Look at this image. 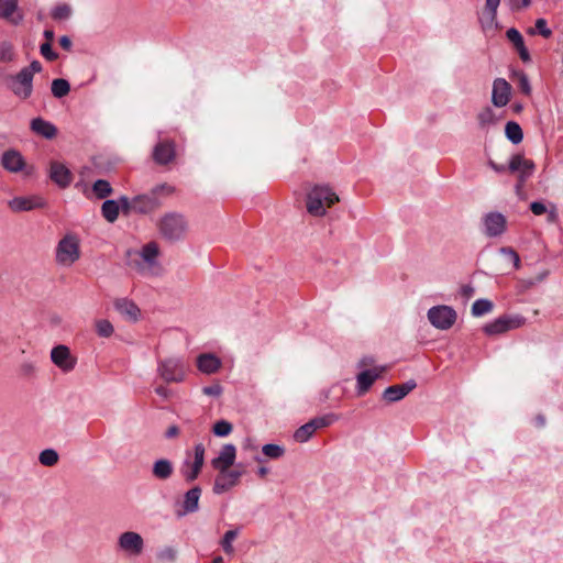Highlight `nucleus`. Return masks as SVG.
I'll use <instances>...</instances> for the list:
<instances>
[{
    "label": "nucleus",
    "instance_id": "4",
    "mask_svg": "<svg viewBox=\"0 0 563 563\" xmlns=\"http://www.w3.org/2000/svg\"><path fill=\"white\" fill-rule=\"evenodd\" d=\"M339 201L338 195L329 186H314L307 195V211L313 217H323L327 209Z\"/></svg>",
    "mask_w": 563,
    "mask_h": 563
},
{
    "label": "nucleus",
    "instance_id": "51",
    "mask_svg": "<svg viewBox=\"0 0 563 563\" xmlns=\"http://www.w3.org/2000/svg\"><path fill=\"white\" fill-rule=\"evenodd\" d=\"M223 388L220 384L216 383L202 388V393L206 396L218 398L222 395Z\"/></svg>",
    "mask_w": 563,
    "mask_h": 563
},
{
    "label": "nucleus",
    "instance_id": "30",
    "mask_svg": "<svg viewBox=\"0 0 563 563\" xmlns=\"http://www.w3.org/2000/svg\"><path fill=\"white\" fill-rule=\"evenodd\" d=\"M174 473V465L167 459H158L153 463L152 474L156 479L166 481Z\"/></svg>",
    "mask_w": 563,
    "mask_h": 563
},
{
    "label": "nucleus",
    "instance_id": "28",
    "mask_svg": "<svg viewBox=\"0 0 563 563\" xmlns=\"http://www.w3.org/2000/svg\"><path fill=\"white\" fill-rule=\"evenodd\" d=\"M161 206V199L151 192L134 197V212L148 213Z\"/></svg>",
    "mask_w": 563,
    "mask_h": 563
},
{
    "label": "nucleus",
    "instance_id": "20",
    "mask_svg": "<svg viewBox=\"0 0 563 563\" xmlns=\"http://www.w3.org/2000/svg\"><path fill=\"white\" fill-rule=\"evenodd\" d=\"M511 96V86L504 78H496L493 82L492 102L497 108L508 104Z\"/></svg>",
    "mask_w": 563,
    "mask_h": 563
},
{
    "label": "nucleus",
    "instance_id": "27",
    "mask_svg": "<svg viewBox=\"0 0 563 563\" xmlns=\"http://www.w3.org/2000/svg\"><path fill=\"white\" fill-rule=\"evenodd\" d=\"M43 205V200L38 197H14L8 201L9 208L14 212L30 211Z\"/></svg>",
    "mask_w": 563,
    "mask_h": 563
},
{
    "label": "nucleus",
    "instance_id": "29",
    "mask_svg": "<svg viewBox=\"0 0 563 563\" xmlns=\"http://www.w3.org/2000/svg\"><path fill=\"white\" fill-rule=\"evenodd\" d=\"M153 157L157 164L164 165L172 162L175 157V148L172 143L161 142L153 152Z\"/></svg>",
    "mask_w": 563,
    "mask_h": 563
},
{
    "label": "nucleus",
    "instance_id": "22",
    "mask_svg": "<svg viewBox=\"0 0 563 563\" xmlns=\"http://www.w3.org/2000/svg\"><path fill=\"white\" fill-rule=\"evenodd\" d=\"M1 165L10 173H20L25 167V161L19 151L11 148L2 153Z\"/></svg>",
    "mask_w": 563,
    "mask_h": 563
},
{
    "label": "nucleus",
    "instance_id": "45",
    "mask_svg": "<svg viewBox=\"0 0 563 563\" xmlns=\"http://www.w3.org/2000/svg\"><path fill=\"white\" fill-rule=\"evenodd\" d=\"M14 48L9 42L0 43V60L4 63L12 62L14 59Z\"/></svg>",
    "mask_w": 563,
    "mask_h": 563
},
{
    "label": "nucleus",
    "instance_id": "25",
    "mask_svg": "<svg viewBox=\"0 0 563 563\" xmlns=\"http://www.w3.org/2000/svg\"><path fill=\"white\" fill-rule=\"evenodd\" d=\"M30 129L35 135L46 140H52L57 135V128L41 117L31 120Z\"/></svg>",
    "mask_w": 563,
    "mask_h": 563
},
{
    "label": "nucleus",
    "instance_id": "2",
    "mask_svg": "<svg viewBox=\"0 0 563 563\" xmlns=\"http://www.w3.org/2000/svg\"><path fill=\"white\" fill-rule=\"evenodd\" d=\"M190 367L180 355H172L157 361V375L167 384L184 383L189 374Z\"/></svg>",
    "mask_w": 563,
    "mask_h": 563
},
{
    "label": "nucleus",
    "instance_id": "26",
    "mask_svg": "<svg viewBox=\"0 0 563 563\" xmlns=\"http://www.w3.org/2000/svg\"><path fill=\"white\" fill-rule=\"evenodd\" d=\"M114 308L128 321L136 322L141 317L140 308L130 299L115 300Z\"/></svg>",
    "mask_w": 563,
    "mask_h": 563
},
{
    "label": "nucleus",
    "instance_id": "48",
    "mask_svg": "<svg viewBox=\"0 0 563 563\" xmlns=\"http://www.w3.org/2000/svg\"><path fill=\"white\" fill-rule=\"evenodd\" d=\"M516 77L518 79V86H519L520 90L525 95L529 96L531 93V85H530L528 76L525 73L519 71L516 74Z\"/></svg>",
    "mask_w": 563,
    "mask_h": 563
},
{
    "label": "nucleus",
    "instance_id": "10",
    "mask_svg": "<svg viewBox=\"0 0 563 563\" xmlns=\"http://www.w3.org/2000/svg\"><path fill=\"white\" fill-rule=\"evenodd\" d=\"M336 419L338 417L333 413L313 418L295 431L294 440L298 443H305L312 438L317 430L329 427Z\"/></svg>",
    "mask_w": 563,
    "mask_h": 563
},
{
    "label": "nucleus",
    "instance_id": "21",
    "mask_svg": "<svg viewBox=\"0 0 563 563\" xmlns=\"http://www.w3.org/2000/svg\"><path fill=\"white\" fill-rule=\"evenodd\" d=\"M508 169L511 173H517L519 175L520 181L523 183L528 177L532 175L534 170V164L532 161L525 158L520 154H517L510 158Z\"/></svg>",
    "mask_w": 563,
    "mask_h": 563
},
{
    "label": "nucleus",
    "instance_id": "18",
    "mask_svg": "<svg viewBox=\"0 0 563 563\" xmlns=\"http://www.w3.org/2000/svg\"><path fill=\"white\" fill-rule=\"evenodd\" d=\"M236 460V448L232 443H227L221 446L219 453L210 462L216 471H225L234 465Z\"/></svg>",
    "mask_w": 563,
    "mask_h": 563
},
{
    "label": "nucleus",
    "instance_id": "6",
    "mask_svg": "<svg viewBox=\"0 0 563 563\" xmlns=\"http://www.w3.org/2000/svg\"><path fill=\"white\" fill-rule=\"evenodd\" d=\"M205 454L206 448L202 443H197L191 451H186L179 468L186 482H194L199 476L205 464Z\"/></svg>",
    "mask_w": 563,
    "mask_h": 563
},
{
    "label": "nucleus",
    "instance_id": "13",
    "mask_svg": "<svg viewBox=\"0 0 563 563\" xmlns=\"http://www.w3.org/2000/svg\"><path fill=\"white\" fill-rule=\"evenodd\" d=\"M51 361L63 373H70L77 365V357L64 344H58L51 350Z\"/></svg>",
    "mask_w": 563,
    "mask_h": 563
},
{
    "label": "nucleus",
    "instance_id": "52",
    "mask_svg": "<svg viewBox=\"0 0 563 563\" xmlns=\"http://www.w3.org/2000/svg\"><path fill=\"white\" fill-rule=\"evenodd\" d=\"M173 187L167 184H161L156 187H154L151 191V194L157 198L161 196H168L173 192Z\"/></svg>",
    "mask_w": 563,
    "mask_h": 563
},
{
    "label": "nucleus",
    "instance_id": "19",
    "mask_svg": "<svg viewBox=\"0 0 563 563\" xmlns=\"http://www.w3.org/2000/svg\"><path fill=\"white\" fill-rule=\"evenodd\" d=\"M0 19L12 25H19L24 20V13L19 8L18 0H0Z\"/></svg>",
    "mask_w": 563,
    "mask_h": 563
},
{
    "label": "nucleus",
    "instance_id": "38",
    "mask_svg": "<svg viewBox=\"0 0 563 563\" xmlns=\"http://www.w3.org/2000/svg\"><path fill=\"white\" fill-rule=\"evenodd\" d=\"M262 453L269 460H278L284 456L285 448L279 444L268 443L262 446Z\"/></svg>",
    "mask_w": 563,
    "mask_h": 563
},
{
    "label": "nucleus",
    "instance_id": "56",
    "mask_svg": "<svg viewBox=\"0 0 563 563\" xmlns=\"http://www.w3.org/2000/svg\"><path fill=\"white\" fill-rule=\"evenodd\" d=\"M530 210L532 211L533 214L536 216H541L543 213H545L547 211V207L544 203L542 202H539V201H533L531 205H530Z\"/></svg>",
    "mask_w": 563,
    "mask_h": 563
},
{
    "label": "nucleus",
    "instance_id": "5",
    "mask_svg": "<svg viewBox=\"0 0 563 563\" xmlns=\"http://www.w3.org/2000/svg\"><path fill=\"white\" fill-rule=\"evenodd\" d=\"M81 255L80 239L76 233H66L55 249V262L62 267H71Z\"/></svg>",
    "mask_w": 563,
    "mask_h": 563
},
{
    "label": "nucleus",
    "instance_id": "31",
    "mask_svg": "<svg viewBox=\"0 0 563 563\" xmlns=\"http://www.w3.org/2000/svg\"><path fill=\"white\" fill-rule=\"evenodd\" d=\"M240 531H241L240 528L230 529L223 534L222 539L220 540V545H221L222 550L224 551V553H227L228 555L234 554L235 549L233 547V542L240 536Z\"/></svg>",
    "mask_w": 563,
    "mask_h": 563
},
{
    "label": "nucleus",
    "instance_id": "64",
    "mask_svg": "<svg viewBox=\"0 0 563 563\" xmlns=\"http://www.w3.org/2000/svg\"><path fill=\"white\" fill-rule=\"evenodd\" d=\"M489 166L496 172V173H504L506 170V167L504 165H498L494 162H489Z\"/></svg>",
    "mask_w": 563,
    "mask_h": 563
},
{
    "label": "nucleus",
    "instance_id": "34",
    "mask_svg": "<svg viewBox=\"0 0 563 563\" xmlns=\"http://www.w3.org/2000/svg\"><path fill=\"white\" fill-rule=\"evenodd\" d=\"M477 121L481 128H487L496 124L498 117L492 108L486 107L477 114Z\"/></svg>",
    "mask_w": 563,
    "mask_h": 563
},
{
    "label": "nucleus",
    "instance_id": "41",
    "mask_svg": "<svg viewBox=\"0 0 563 563\" xmlns=\"http://www.w3.org/2000/svg\"><path fill=\"white\" fill-rule=\"evenodd\" d=\"M232 430V423L227 420H219L212 427L213 434L219 438L228 437Z\"/></svg>",
    "mask_w": 563,
    "mask_h": 563
},
{
    "label": "nucleus",
    "instance_id": "33",
    "mask_svg": "<svg viewBox=\"0 0 563 563\" xmlns=\"http://www.w3.org/2000/svg\"><path fill=\"white\" fill-rule=\"evenodd\" d=\"M505 134L507 139L514 144H519L523 139V133L520 125L514 121H509L506 124Z\"/></svg>",
    "mask_w": 563,
    "mask_h": 563
},
{
    "label": "nucleus",
    "instance_id": "42",
    "mask_svg": "<svg viewBox=\"0 0 563 563\" xmlns=\"http://www.w3.org/2000/svg\"><path fill=\"white\" fill-rule=\"evenodd\" d=\"M92 191L98 198L102 199L112 192V188L109 181L99 179L95 181L92 186Z\"/></svg>",
    "mask_w": 563,
    "mask_h": 563
},
{
    "label": "nucleus",
    "instance_id": "14",
    "mask_svg": "<svg viewBox=\"0 0 563 563\" xmlns=\"http://www.w3.org/2000/svg\"><path fill=\"white\" fill-rule=\"evenodd\" d=\"M500 0H485L484 8L478 12V22L484 32H494L498 29L497 10Z\"/></svg>",
    "mask_w": 563,
    "mask_h": 563
},
{
    "label": "nucleus",
    "instance_id": "11",
    "mask_svg": "<svg viewBox=\"0 0 563 563\" xmlns=\"http://www.w3.org/2000/svg\"><path fill=\"white\" fill-rule=\"evenodd\" d=\"M8 87L11 92L21 101L27 100L33 95V79L29 71H19L9 77Z\"/></svg>",
    "mask_w": 563,
    "mask_h": 563
},
{
    "label": "nucleus",
    "instance_id": "39",
    "mask_svg": "<svg viewBox=\"0 0 563 563\" xmlns=\"http://www.w3.org/2000/svg\"><path fill=\"white\" fill-rule=\"evenodd\" d=\"M506 331L521 328L526 324V318L520 314L501 316Z\"/></svg>",
    "mask_w": 563,
    "mask_h": 563
},
{
    "label": "nucleus",
    "instance_id": "16",
    "mask_svg": "<svg viewBox=\"0 0 563 563\" xmlns=\"http://www.w3.org/2000/svg\"><path fill=\"white\" fill-rule=\"evenodd\" d=\"M201 496V489L195 486L186 492L184 499L176 505L175 515L178 518L185 517L188 514L196 512L199 509V500Z\"/></svg>",
    "mask_w": 563,
    "mask_h": 563
},
{
    "label": "nucleus",
    "instance_id": "44",
    "mask_svg": "<svg viewBox=\"0 0 563 563\" xmlns=\"http://www.w3.org/2000/svg\"><path fill=\"white\" fill-rule=\"evenodd\" d=\"M484 332L488 335H496L507 332L504 325V321L501 317L495 319L494 321L487 323L484 327Z\"/></svg>",
    "mask_w": 563,
    "mask_h": 563
},
{
    "label": "nucleus",
    "instance_id": "50",
    "mask_svg": "<svg viewBox=\"0 0 563 563\" xmlns=\"http://www.w3.org/2000/svg\"><path fill=\"white\" fill-rule=\"evenodd\" d=\"M507 38L514 44V46L517 48L519 46H522L525 44L523 37L520 34V32L514 27L509 29L506 33Z\"/></svg>",
    "mask_w": 563,
    "mask_h": 563
},
{
    "label": "nucleus",
    "instance_id": "8",
    "mask_svg": "<svg viewBox=\"0 0 563 563\" xmlns=\"http://www.w3.org/2000/svg\"><path fill=\"white\" fill-rule=\"evenodd\" d=\"M117 549L125 558L135 559L143 554L145 542L139 532L129 530L118 536Z\"/></svg>",
    "mask_w": 563,
    "mask_h": 563
},
{
    "label": "nucleus",
    "instance_id": "63",
    "mask_svg": "<svg viewBox=\"0 0 563 563\" xmlns=\"http://www.w3.org/2000/svg\"><path fill=\"white\" fill-rule=\"evenodd\" d=\"M21 371L24 373V374H31L35 371V366L30 363V362H26V363H23L21 365Z\"/></svg>",
    "mask_w": 563,
    "mask_h": 563
},
{
    "label": "nucleus",
    "instance_id": "35",
    "mask_svg": "<svg viewBox=\"0 0 563 563\" xmlns=\"http://www.w3.org/2000/svg\"><path fill=\"white\" fill-rule=\"evenodd\" d=\"M52 93L55 98H63L70 91V85L66 79L57 78L52 81Z\"/></svg>",
    "mask_w": 563,
    "mask_h": 563
},
{
    "label": "nucleus",
    "instance_id": "12",
    "mask_svg": "<svg viewBox=\"0 0 563 563\" xmlns=\"http://www.w3.org/2000/svg\"><path fill=\"white\" fill-rule=\"evenodd\" d=\"M218 475L214 478L213 483V493L216 495H222L229 490H231L233 487H235L243 475L242 470H235V468H225V471H217Z\"/></svg>",
    "mask_w": 563,
    "mask_h": 563
},
{
    "label": "nucleus",
    "instance_id": "23",
    "mask_svg": "<svg viewBox=\"0 0 563 563\" xmlns=\"http://www.w3.org/2000/svg\"><path fill=\"white\" fill-rule=\"evenodd\" d=\"M417 384L413 379H409L404 384L387 387L383 393V398L388 402L399 401L405 398Z\"/></svg>",
    "mask_w": 563,
    "mask_h": 563
},
{
    "label": "nucleus",
    "instance_id": "40",
    "mask_svg": "<svg viewBox=\"0 0 563 563\" xmlns=\"http://www.w3.org/2000/svg\"><path fill=\"white\" fill-rule=\"evenodd\" d=\"M96 332L101 338H110L114 332V327L107 319H98L95 321Z\"/></svg>",
    "mask_w": 563,
    "mask_h": 563
},
{
    "label": "nucleus",
    "instance_id": "24",
    "mask_svg": "<svg viewBox=\"0 0 563 563\" xmlns=\"http://www.w3.org/2000/svg\"><path fill=\"white\" fill-rule=\"evenodd\" d=\"M49 177L57 186L62 188L69 186L73 180V175L68 167L59 162L51 163Z\"/></svg>",
    "mask_w": 563,
    "mask_h": 563
},
{
    "label": "nucleus",
    "instance_id": "3",
    "mask_svg": "<svg viewBox=\"0 0 563 563\" xmlns=\"http://www.w3.org/2000/svg\"><path fill=\"white\" fill-rule=\"evenodd\" d=\"M157 228L159 234L165 240L174 242L183 240L186 236L189 224L184 214L173 211L159 218Z\"/></svg>",
    "mask_w": 563,
    "mask_h": 563
},
{
    "label": "nucleus",
    "instance_id": "53",
    "mask_svg": "<svg viewBox=\"0 0 563 563\" xmlns=\"http://www.w3.org/2000/svg\"><path fill=\"white\" fill-rule=\"evenodd\" d=\"M40 52L47 60H55L58 57L57 54L52 49V45L48 42L41 45Z\"/></svg>",
    "mask_w": 563,
    "mask_h": 563
},
{
    "label": "nucleus",
    "instance_id": "36",
    "mask_svg": "<svg viewBox=\"0 0 563 563\" xmlns=\"http://www.w3.org/2000/svg\"><path fill=\"white\" fill-rule=\"evenodd\" d=\"M494 308V305L488 299H477L472 305V314L474 317H482L489 313Z\"/></svg>",
    "mask_w": 563,
    "mask_h": 563
},
{
    "label": "nucleus",
    "instance_id": "17",
    "mask_svg": "<svg viewBox=\"0 0 563 563\" xmlns=\"http://www.w3.org/2000/svg\"><path fill=\"white\" fill-rule=\"evenodd\" d=\"M196 367L203 375L217 374L222 368V360L212 352H202L196 356Z\"/></svg>",
    "mask_w": 563,
    "mask_h": 563
},
{
    "label": "nucleus",
    "instance_id": "60",
    "mask_svg": "<svg viewBox=\"0 0 563 563\" xmlns=\"http://www.w3.org/2000/svg\"><path fill=\"white\" fill-rule=\"evenodd\" d=\"M179 434V429L177 426H170L165 432L166 438L172 439Z\"/></svg>",
    "mask_w": 563,
    "mask_h": 563
},
{
    "label": "nucleus",
    "instance_id": "43",
    "mask_svg": "<svg viewBox=\"0 0 563 563\" xmlns=\"http://www.w3.org/2000/svg\"><path fill=\"white\" fill-rule=\"evenodd\" d=\"M51 15L57 21L68 20L71 15V8L66 3L58 4L52 10Z\"/></svg>",
    "mask_w": 563,
    "mask_h": 563
},
{
    "label": "nucleus",
    "instance_id": "1",
    "mask_svg": "<svg viewBox=\"0 0 563 563\" xmlns=\"http://www.w3.org/2000/svg\"><path fill=\"white\" fill-rule=\"evenodd\" d=\"M158 245L155 242L145 244L140 251H130L129 265L145 276H155L162 273L158 262Z\"/></svg>",
    "mask_w": 563,
    "mask_h": 563
},
{
    "label": "nucleus",
    "instance_id": "55",
    "mask_svg": "<svg viewBox=\"0 0 563 563\" xmlns=\"http://www.w3.org/2000/svg\"><path fill=\"white\" fill-rule=\"evenodd\" d=\"M42 70V65L37 60H33L29 66L23 67L21 71H29L30 78L34 79V75Z\"/></svg>",
    "mask_w": 563,
    "mask_h": 563
},
{
    "label": "nucleus",
    "instance_id": "61",
    "mask_svg": "<svg viewBox=\"0 0 563 563\" xmlns=\"http://www.w3.org/2000/svg\"><path fill=\"white\" fill-rule=\"evenodd\" d=\"M59 45L64 49L69 51L71 48V40L68 36L64 35L59 38Z\"/></svg>",
    "mask_w": 563,
    "mask_h": 563
},
{
    "label": "nucleus",
    "instance_id": "47",
    "mask_svg": "<svg viewBox=\"0 0 563 563\" xmlns=\"http://www.w3.org/2000/svg\"><path fill=\"white\" fill-rule=\"evenodd\" d=\"M157 558L164 562H174L177 559V550L174 547H165L158 551Z\"/></svg>",
    "mask_w": 563,
    "mask_h": 563
},
{
    "label": "nucleus",
    "instance_id": "46",
    "mask_svg": "<svg viewBox=\"0 0 563 563\" xmlns=\"http://www.w3.org/2000/svg\"><path fill=\"white\" fill-rule=\"evenodd\" d=\"M536 32H538L539 34H541L545 38H549L552 35V31L548 26L547 20L542 19V18L538 19L536 21V30H533V29L529 30L530 34H534Z\"/></svg>",
    "mask_w": 563,
    "mask_h": 563
},
{
    "label": "nucleus",
    "instance_id": "9",
    "mask_svg": "<svg viewBox=\"0 0 563 563\" xmlns=\"http://www.w3.org/2000/svg\"><path fill=\"white\" fill-rule=\"evenodd\" d=\"M427 317L432 327L438 330H449L456 321V311L446 305L431 307Z\"/></svg>",
    "mask_w": 563,
    "mask_h": 563
},
{
    "label": "nucleus",
    "instance_id": "15",
    "mask_svg": "<svg viewBox=\"0 0 563 563\" xmlns=\"http://www.w3.org/2000/svg\"><path fill=\"white\" fill-rule=\"evenodd\" d=\"M507 219L500 212H489L483 218V232L488 238H498L506 232Z\"/></svg>",
    "mask_w": 563,
    "mask_h": 563
},
{
    "label": "nucleus",
    "instance_id": "57",
    "mask_svg": "<svg viewBox=\"0 0 563 563\" xmlns=\"http://www.w3.org/2000/svg\"><path fill=\"white\" fill-rule=\"evenodd\" d=\"M242 449L244 451H256L257 444L253 438L247 437L242 441Z\"/></svg>",
    "mask_w": 563,
    "mask_h": 563
},
{
    "label": "nucleus",
    "instance_id": "59",
    "mask_svg": "<svg viewBox=\"0 0 563 563\" xmlns=\"http://www.w3.org/2000/svg\"><path fill=\"white\" fill-rule=\"evenodd\" d=\"M516 49L518 51L520 58L523 62H528L530 59V54L525 44H522V46L517 47Z\"/></svg>",
    "mask_w": 563,
    "mask_h": 563
},
{
    "label": "nucleus",
    "instance_id": "54",
    "mask_svg": "<svg viewBox=\"0 0 563 563\" xmlns=\"http://www.w3.org/2000/svg\"><path fill=\"white\" fill-rule=\"evenodd\" d=\"M117 202L120 205V210L122 209L124 212L134 211V198L129 199L125 196H122Z\"/></svg>",
    "mask_w": 563,
    "mask_h": 563
},
{
    "label": "nucleus",
    "instance_id": "49",
    "mask_svg": "<svg viewBox=\"0 0 563 563\" xmlns=\"http://www.w3.org/2000/svg\"><path fill=\"white\" fill-rule=\"evenodd\" d=\"M500 254H503L504 256H506V258H508L509 261L512 262L515 268H519L520 267V258H519V255L515 252L514 249L511 247H501L499 250Z\"/></svg>",
    "mask_w": 563,
    "mask_h": 563
},
{
    "label": "nucleus",
    "instance_id": "7",
    "mask_svg": "<svg viewBox=\"0 0 563 563\" xmlns=\"http://www.w3.org/2000/svg\"><path fill=\"white\" fill-rule=\"evenodd\" d=\"M371 364L372 358L368 357L362 358L357 364V367L362 369L356 375V391L357 395L360 396L366 394L372 387V385L375 383V380L378 379L387 369L386 366L383 365L365 368Z\"/></svg>",
    "mask_w": 563,
    "mask_h": 563
},
{
    "label": "nucleus",
    "instance_id": "37",
    "mask_svg": "<svg viewBox=\"0 0 563 563\" xmlns=\"http://www.w3.org/2000/svg\"><path fill=\"white\" fill-rule=\"evenodd\" d=\"M59 461V455L54 449H45L38 454V462L43 466L52 467Z\"/></svg>",
    "mask_w": 563,
    "mask_h": 563
},
{
    "label": "nucleus",
    "instance_id": "58",
    "mask_svg": "<svg viewBox=\"0 0 563 563\" xmlns=\"http://www.w3.org/2000/svg\"><path fill=\"white\" fill-rule=\"evenodd\" d=\"M512 10H520L530 4V0H508Z\"/></svg>",
    "mask_w": 563,
    "mask_h": 563
},
{
    "label": "nucleus",
    "instance_id": "32",
    "mask_svg": "<svg viewBox=\"0 0 563 563\" xmlns=\"http://www.w3.org/2000/svg\"><path fill=\"white\" fill-rule=\"evenodd\" d=\"M102 216L108 222L113 223L120 213V205L115 200H106L101 207Z\"/></svg>",
    "mask_w": 563,
    "mask_h": 563
},
{
    "label": "nucleus",
    "instance_id": "62",
    "mask_svg": "<svg viewBox=\"0 0 563 563\" xmlns=\"http://www.w3.org/2000/svg\"><path fill=\"white\" fill-rule=\"evenodd\" d=\"M155 393H156L158 396L163 397V398H168V397H169V395H170L169 389H168L167 387H164V386H157V387L155 388Z\"/></svg>",
    "mask_w": 563,
    "mask_h": 563
}]
</instances>
